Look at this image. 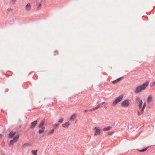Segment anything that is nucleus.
<instances>
[{
  "label": "nucleus",
  "mask_w": 155,
  "mask_h": 155,
  "mask_svg": "<svg viewBox=\"0 0 155 155\" xmlns=\"http://www.w3.org/2000/svg\"><path fill=\"white\" fill-rule=\"evenodd\" d=\"M144 108H143L142 107H141V113L142 114L144 112Z\"/></svg>",
  "instance_id": "29"
},
{
  "label": "nucleus",
  "mask_w": 155,
  "mask_h": 155,
  "mask_svg": "<svg viewBox=\"0 0 155 155\" xmlns=\"http://www.w3.org/2000/svg\"><path fill=\"white\" fill-rule=\"evenodd\" d=\"M54 55H56L58 54V52L57 51H55L54 52Z\"/></svg>",
  "instance_id": "28"
},
{
  "label": "nucleus",
  "mask_w": 155,
  "mask_h": 155,
  "mask_svg": "<svg viewBox=\"0 0 155 155\" xmlns=\"http://www.w3.org/2000/svg\"><path fill=\"white\" fill-rule=\"evenodd\" d=\"M94 129L95 130V132L94 134L95 135H97L100 134L101 132V130L99 129V128L97 127H95Z\"/></svg>",
  "instance_id": "5"
},
{
  "label": "nucleus",
  "mask_w": 155,
  "mask_h": 155,
  "mask_svg": "<svg viewBox=\"0 0 155 155\" xmlns=\"http://www.w3.org/2000/svg\"><path fill=\"white\" fill-rule=\"evenodd\" d=\"M71 123L69 122L68 121L65 122V123L62 124V126L64 128L68 127L70 125Z\"/></svg>",
  "instance_id": "7"
},
{
  "label": "nucleus",
  "mask_w": 155,
  "mask_h": 155,
  "mask_svg": "<svg viewBox=\"0 0 155 155\" xmlns=\"http://www.w3.org/2000/svg\"><path fill=\"white\" fill-rule=\"evenodd\" d=\"M95 110V109L94 108H94H93L92 109H90L89 110V111H91L92 110Z\"/></svg>",
  "instance_id": "31"
},
{
  "label": "nucleus",
  "mask_w": 155,
  "mask_h": 155,
  "mask_svg": "<svg viewBox=\"0 0 155 155\" xmlns=\"http://www.w3.org/2000/svg\"><path fill=\"white\" fill-rule=\"evenodd\" d=\"M16 0H12V2L13 4H14L16 2Z\"/></svg>",
  "instance_id": "32"
},
{
  "label": "nucleus",
  "mask_w": 155,
  "mask_h": 155,
  "mask_svg": "<svg viewBox=\"0 0 155 155\" xmlns=\"http://www.w3.org/2000/svg\"><path fill=\"white\" fill-rule=\"evenodd\" d=\"M2 155H5V154H3Z\"/></svg>",
  "instance_id": "39"
},
{
  "label": "nucleus",
  "mask_w": 155,
  "mask_h": 155,
  "mask_svg": "<svg viewBox=\"0 0 155 155\" xmlns=\"http://www.w3.org/2000/svg\"><path fill=\"white\" fill-rule=\"evenodd\" d=\"M122 77H121L120 78H119L117 79H116V80H114V81H113L112 83L114 84L115 83L118 82V81H119L121 79Z\"/></svg>",
  "instance_id": "15"
},
{
  "label": "nucleus",
  "mask_w": 155,
  "mask_h": 155,
  "mask_svg": "<svg viewBox=\"0 0 155 155\" xmlns=\"http://www.w3.org/2000/svg\"><path fill=\"white\" fill-rule=\"evenodd\" d=\"M63 120H64V119L63 118H60L59 120L58 121V122L59 123H62L63 122Z\"/></svg>",
  "instance_id": "20"
},
{
  "label": "nucleus",
  "mask_w": 155,
  "mask_h": 155,
  "mask_svg": "<svg viewBox=\"0 0 155 155\" xmlns=\"http://www.w3.org/2000/svg\"><path fill=\"white\" fill-rule=\"evenodd\" d=\"M37 150H32L31 151V152L33 155H37Z\"/></svg>",
  "instance_id": "18"
},
{
  "label": "nucleus",
  "mask_w": 155,
  "mask_h": 155,
  "mask_svg": "<svg viewBox=\"0 0 155 155\" xmlns=\"http://www.w3.org/2000/svg\"><path fill=\"white\" fill-rule=\"evenodd\" d=\"M114 132V131H109L107 134L108 135H111Z\"/></svg>",
  "instance_id": "27"
},
{
  "label": "nucleus",
  "mask_w": 155,
  "mask_h": 155,
  "mask_svg": "<svg viewBox=\"0 0 155 155\" xmlns=\"http://www.w3.org/2000/svg\"><path fill=\"white\" fill-rule=\"evenodd\" d=\"M100 107V105L98 104L96 107H94V108L95 109L99 108Z\"/></svg>",
  "instance_id": "30"
},
{
  "label": "nucleus",
  "mask_w": 155,
  "mask_h": 155,
  "mask_svg": "<svg viewBox=\"0 0 155 155\" xmlns=\"http://www.w3.org/2000/svg\"><path fill=\"white\" fill-rule=\"evenodd\" d=\"M152 100V96L151 95H150L147 98V102L149 103Z\"/></svg>",
  "instance_id": "11"
},
{
  "label": "nucleus",
  "mask_w": 155,
  "mask_h": 155,
  "mask_svg": "<svg viewBox=\"0 0 155 155\" xmlns=\"http://www.w3.org/2000/svg\"><path fill=\"white\" fill-rule=\"evenodd\" d=\"M76 117V114H73L71 117L70 119L71 120H74Z\"/></svg>",
  "instance_id": "17"
},
{
  "label": "nucleus",
  "mask_w": 155,
  "mask_h": 155,
  "mask_svg": "<svg viewBox=\"0 0 155 155\" xmlns=\"http://www.w3.org/2000/svg\"><path fill=\"white\" fill-rule=\"evenodd\" d=\"M146 103L145 102H144L143 104V106L141 107L145 109V107H146Z\"/></svg>",
  "instance_id": "22"
},
{
  "label": "nucleus",
  "mask_w": 155,
  "mask_h": 155,
  "mask_svg": "<svg viewBox=\"0 0 155 155\" xmlns=\"http://www.w3.org/2000/svg\"><path fill=\"white\" fill-rule=\"evenodd\" d=\"M59 125V124L58 123H57L55 124L54 126V128H56Z\"/></svg>",
  "instance_id": "23"
},
{
  "label": "nucleus",
  "mask_w": 155,
  "mask_h": 155,
  "mask_svg": "<svg viewBox=\"0 0 155 155\" xmlns=\"http://www.w3.org/2000/svg\"><path fill=\"white\" fill-rule=\"evenodd\" d=\"M151 86L152 87L155 86V80L152 82Z\"/></svg>",
  "instance_id": "26"
},
{
  "label": "nucleus",
  "mask_w": 155,
  "mask_h": 155,
  "mask_svg": "<svg viewBox=\"0 0 155 155\" xmlns=\"http://www.w3.org/2000/svg\"><path fill=\"white\" fill-rule=\"evenodd\" d=\"M105 104V102H103L102 103V105Z\"/></svg>",
  "instance_id": "36"
},
{
  "label": "nucleus",
  "mask_w": 155,
  "mask_h": 155,
  "mask_svg": "<svg viewBox=\"0 0 155 155\" xmlns=\"http://www.w3.org/2000/svg\"><path fill=\"white\" fill-rule=\"evenodd\" d=\"M130 104L129 100H126L124 101L121 104L122 106L124 107H127Z\"/></svg>",
  "instance_id": "4"
},
{
  "label": "nucleus",
  "mask_w": 155,
  "mask_h": 155,
  "mask_svg": "<svg viewBox=\"0 0 155 155\" xmlns=\"http://www.w3.org/2000/svg\"><path fill=\"white\" fill-rule=\"evenodd\" d=\"M44 130L42 129H40L38 131V133L39 134H41L42 132H44Z\"/></svg>",
  "instance_id": "24"
},
{
  "label": "nucleus",
  "mask_w": 155,
  "mask_h": 155,
  "mask_svg": "<svg viewBox=\"0 0 155 155\" xmlns=\"http://www.w3.org/2000/svg\"><path fill=\"white\" fill-rule=\"evenodd\" d=\"M123 95H120L118 97L115 99L114 101L112 104V106H114L116 105L118 102L121 101L123 97Z\"/></svg>",
  "instance_id": "2"
},
{
  "label": "nucleus",
  "mask_w": 155,
  "mask_h": 155,
  "mask_svg": "<svg viewBox=\"0 0 155 155\" xmlns=\"http://www.w3.org/2000/svg\"><path fill=\"white\" fill-rule=\"evenodd\" d=\"M31 8V5L29 3H28L25 6V9L26 11H29Z\"/></svg>",
  "instance_id": "10"
},
{
  "label": "nucleus",
  "mask_w": 155,
  "mask_h": 155,
  "mask_svg": "<svg viewBox=\"0 0 155 155\" xmlns=\"http://www.w3.org/2000/svg\"><path fill=\"white\" fill-rule=\"evenodd\" d=\"M16 132L15 131H11L8 134V137L11 138L15 134Z\"/></svg>",
  "instance_id": "6"
},
{
  "label": "nucleus",
  "mask_w": 155,
  "mask_h": 155,
  "mask_svg": "<svg viewBox=\"0 0 155 155\" xmlns=\"http://www.w3.org/2000/svg\"><path fill=\"white\" fill-rule=\"evenodd\" d=\"M88 111H89V110H87V109H85V110H84V111L85 112H88Z\"/></svg>",
  "instance_id": "35"
},
{
  "label": "nucleus",
  "mask_w": 155,
  "mask_h": 155,
  "mask_svg": "<svg viewBox=\"0 0 155 155\" xmlns=\"http://www.w3.org/2000/svg\"><path fill=\"white\" fill-rule=\"evenodd\" d=\"M19 136V134H17L13 137V139L12 140H14L15 142H16L18 140Z\"/></svg>",
  "instance_id": "9"
},
{
  "label": "nucleus",
  "mask_w": 155,
  "mask_h": 155,
  "mask_svg": "<svg viewBox=\"0 0 155 155\" xmlns=\"http://www.w3.org/2000/svg\"><path fill=\"white\" fill-rule=\"evenodd\" d=\"M54 131V129H52L48 133V135L50 134H52Z\"/></svg>",
  "instance_id": "21"
},
{
  "label": "nucleus",
  "mask_w": 155,
  "mask_h": 155,
  "mask_svg": "<svg viewBox=\"0 0 155 155\" xmlns=\"http://www.w3.org/2000/svg\"><path fill=\"white\" fill-rule=\"evenodd\" d=\"M37 122L38 121L37 120H35L34 121L32 122L31 124L30 128L34 127L37 124Z\"/></svg>",
  "instance_id": "8"
},
{
  "label": "nucleus",
  "mask_w": 155,
  "mask_h": 155,
  "mask_svg": "<svg viewBox=\"0 0 155 155\" xmlns=\"http://www.w3.org/2000/svg\"><path fill=\"white\" fill-rule=\"evenodd\" d=\"M2 136V135H0V137H1Z\"/></svg>",
  "instance_id": "38"
},
{
  "label": "nucleus",
  "mask_w": 155,
  "mask_h": 155,
  "mask_svg": "<svg viewBox=\"0 0 155 155\" xmlns=\"http://www.w3.org/2000/svg\"><path fill=\"white\" fill-rule=\"evenodd\" d=\"M149 147L148 146V147H146L145 148L141 150L137 149V150L139 151H140V152H144V151H146L148 149V148H149Z\"/></svg>",
  "instance_id": "14"
},
{
  "label": "nucleus",
  "mask_w": 155,
  "mask_h": 155,
  "mask_svg": "<svg viewBox=\"0 0 155 155\" xmlns=\"http://www.w3.org/2000/svg\"><path fill=\"white\" fill-rule=\"evenodd\" d=\"M29 145H30V144L28 143H25V144H23L22 147H23L25 148V147H26L28 146H29Z\"/></svg>",
  "instance_id": "19"
},
{
  "label": "nucleus",
  "mask_w": 155,
  "mask_h": 155,
  "mask_svg": "<svg viewBox=\"0 0 155 155\" xmlns=\"http://www.w3.org/2000/svg\"><path fill=\"white\" fill-rule=\"evenodd\" d=\"M41 6V4H39V5H38V9H39V8H40Z\"/></svg>",
  "instance_id": "33"
},
{
  "label": "nucleus",
  "mask_w": 155,
  "mask_h": 155,
  "mask_svg": "<svg viewBox=\"0 0 155 155\" xmlns=\"http://www.w3.org/2000/svg\"><path fill=\"white\" fill-rule=\"evenodd\" d=\"M136 103L137 104L138 106L139 109H140L142 107V105L143 104V101L141 100H140L139 97H137L135 99Z\"/></svg>",
  "instance_id": "3"
},
{
  "label": "nucleus",
  "mask_w": 155,
  "mask_h": 155,
  "mask_svg": "<svg viewBox=\"0 0 155 155\" xmlns=\"http://www.w3.org/2000/svg\"><path fill=\"white\" fill-rule=\"evenodd\" d=\"M45 120H43L41 122L40 124L38 126V127L39 128H41V127H42L45 124Z\"/></svg>",
  "instance_id": "12"
},
{
  "label": "nucleus",
  "mask_w": 155,
  "mask_h": 155,
  "mask_svg": "<svg viewBox=\"0 0 155 155\" xmlns=\"http://www.w3.org/2000/svg\"><path fill=\"white\" fill-rule=\"evenodd\" d=\"M15 141L13 140H11L8 143V145L9 147L11 146L12 145H13Z\"/></svg>",
  "instance_id": "16"
},
{
  "label": "nucleus",
  "mask_w": 155,
  "mask_h": 155,
  "mask_svg": "<svg viewBox=\"0 0 155 155\" xmlns=\"http://www.w3.org/2000/svg\"><path fill=\"white\" fill-rule=\"evenodd\" d=\"M41 128L42 130H43L45 129V127H41Z\"/></svg>",
  "instance_id": "34"
},
{
  "label": "nucleus",
  "mask_w": 155,
  "mask_h": 155,
  "mask_svg": "<svg viewBox=\"0 0 155 155\" xmlns=\"http://www.w3.org/2000/svg\"><path fill=\"white\" fill-rule=\"evenodd\" d=\"M137 115L138 116H140L142 114V113L141 112H140L139 110H137Z\"/></svg>",
  "instance_id": "25"
},
{
  "label": "nucleus",
  "mask_w": 155,
  "mask_h": 155,
  "mask_svg": "<svg viewBox=\"0 0 155 155\" xmlns=\"http://www.w3.org/2000/svg\"><path fill=\"white\" fill-rule=\"evenodd\" d=\"M111 128V126H109L104 127L102 129V130L104 131H106L110 130Z\"/></svg>",
  "instance_id": "13"
},
{
  "label": "nucleus",
  "mask_w": 155,
  "mask_h": 155,
  "mask_svg": "<svg viewBox=\"0 0 155 155\" xmlns=\"http://www.w3.org/2000/svg\"><path fill=\"white\" fill-rule=\"evenodd\" d=\"M148 82L147 81L144 83L142 85L136 87L134 91V93L136 94H137L141 92L142 90L145 89L146 87L148 85Z\"/></svg>",
  "instance_id": "1"
},
{
  "label": "nucleus",
  "mask_w": 155,
  "mask_h": 155,
  "mask_svg": "<svg viewBox=\"0 0 155 155\" xmlns=\"http://www.w3.org/2000/svg\"><path fill=\"white\" fill-rule=\"evenodd\" d=\"M11 8H9L8 9H7V10L8 11H9L10 10H11Z\"/></svg>",
  "instance_id": "37"
}]
</instances>
